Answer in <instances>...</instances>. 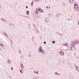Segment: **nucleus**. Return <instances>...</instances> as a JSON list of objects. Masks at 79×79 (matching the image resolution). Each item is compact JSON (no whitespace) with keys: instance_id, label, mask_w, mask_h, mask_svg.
I'll use <instances>...</instances> for the list:
<instances>
[{"instance_id":"obj_1","label":"nucleus","mask_w":79,"mask_h":79,"mask_svg":"<svg viewBox=\"0 0 79 79\" xmlns=\"http://www.w3.org/2000/svg\"><path fill=\"white\" fill-rule=\"evenodd\" d=\"M71 44L72 47H75V44L77 45L79 44V41L78 40H76L75 41H71Z\"/></svg>"},{"instance_id":"obj_2","label":"nucleus","mask_w":79,"mask_h":79,"mask_svg":"<svg viewBox=\"0 0 79 79\" xmlns=\"http://www.w3.org/2000/svg\"><path fill=\"white\" fill-rule=\"evenodd\" d=\"M38 52L39 53H42L43 55H44V54L45 53V52L42 48V46H40L39 47V48L38 49Z\"/></svg>"},{"instance_id":"obj_3","label":"nucleus","mask_w":79,"mask_h":79,"mask_svg":"<svg viewBox=\"0 0 79 79\" xmlns=\"http://www.w3.org/2000/svg\"><path fill=\"white\" fill-rule=\"evenodd\" d=\"M74 7L75 8V10L76 11H78V10L79 9V6L77 5V2H75L74 5Z\"/></svg>"},{"instance_id":"obj_4","label":"nucleus","mask_w":79,"mask_h":79,"mask_svg":"<svg viewBox=\"0 0 79 79\" xmlns=\"http://www.w3.org/2000/svg\"><path fill=\"white\" fill-rule=\"evenodd\" d=\"M1 20L2 21V22H5V23H7V21L5 19H4L3 18H1Z\"/></svg>"},{"instance_id":"obj_5","label":"nucleus","mask_w":79,"mask_h":79,"mask_svg":"<svg viewBox=\"0 0 79 79\" xmlns=\"http://www.w3.org/2000/svg\"><path fill=\"white\" fill-rule=\"evenodd\" d=\"M75 69L77 71H78L79 72V67H77V65H75Z\"/></svg>"},{"instance_id":"obj_6","label":"nucleus","mask_w":79,"mask_h":79,"mask_svg":"<svg viewBox=\"0 0 79 79\" xmlns=\"http://www.w3.org/2000/svg\"><path fill=\"white\" fill-rule=\"evenodd\" d=\"M21 69H22V70H24V65L23 64V63L21 64Z\"/></svg>"},{"instance_id":"obj_7","label":"nucleus","mask_w":79,"mask_h":79,"mask_svg":"<svg viewBox=\"0 0 79 79\" xmlns=\"http://www.w3.org/2000/svg\"><path fill=\"white\" fill-rule=\"evenodd\" d=\"M39 11V10L38 9H36V10L35 11V13L36 14H37Z\"/></svg>"},{"instance_id":"obj_8","label":"nucleus","mask_w":79,"mask_h":79,"mask_svg":"<svg viewBox=\"0 0 79 79\" xmlns=\"http://www.w3.org/2000/svg\"><path fill=\"white\" fill-rule=\"evenodd\" d=\"M39 79V77H37V76L33 77V79Z\"/></svg>"},{"instance_id":"obj_9","label":"nucleus","mask_w":79,"mask_h":79,"mask_svg":"<svg viewBox=\"0 0 79 79\" xmlns=\"http://www.w3.org/2000/svg\"><path fill=\"white\" fill-rule=\"evenodd\" d=\"M60 54L62 56H63V55H64V52H63V51H61L60 52Z\"/></svg>"},{"instance_id":"obj_10","label":"nucleus","mask_w":79,"mask_h":79,"mask_svg":"<svg viewBox=\"0 0 79 79\" xmlns=\"http://www.w3.org/2000/svg\"><path fill=\"white\" fill-rule=\"evenodd\" d=\"M7 63H8V64H11V61H10V60L8 59L7 60Z\"/></svg>"},{"instance_id":"obj_11","label":"nucleus","mask_w":79,"mask_h":79,"mask_svg":"<svg viewBox=\"0 0 79 79\" xmlns=\"http://www.w3.org/2000/svg\"><path fill=\"white\" fill-rule=\"evenodd\" d=\"M74 1L73 0H70L69 1V2L70 3H73V2Z\"/></svg>"},{"instance_id":"obj_12","label":"nucleus","mask_w":79,"mask_h":79,"mask_svg":"<svg viewBox=\"0 0 79 79\" xmlns=\"http://www.w3.org/2000/svg\"><path fill=\"white\" fill-rule=\"evenodd\" d=\"M0 46H1L2 48H4V46L3 45V44H1L0 45Z\"/></svg>"},{"instance_id":"obj_13","label":"nucleus","mask_w":79,"mask_h":79,"mask_svg":"<svg viewBox=\"0 0 79 79\" xmlns=\"http://www.w3.org/2000/svg\"><path fill=\"white\" fill-rule=\"evenodd\" d=\"M63 45H64V46H66L68 45V43H66L65 44H63Z\"/></svg>"},{"instance_id":"obj_14","label":"nucleus","mask_w":79,"mask_h":79,"mask_svg":"<svg viewBox=\"0 0 79 79\" xmlns=\"http://www.w3.org/2000/svg\"><path fill=\"white\" fill-rule=\"evenodd\" d=\"M34 73H35L36 74H39V72H38V71H37V72H36L35 71H34Z\"/></svg>"},{"instance_id":"obj_15","label":"nucleus","mask_w":79,"mask_h":79,"mask_svg":"<svg viewBox=\"0 0 79 79\" xmlns=\"http://www.w3.org/2000/svg\"><path fill=\"white\" fill-rule=\"evenodd\" d=\"M29 11H26L27 15H29Z\"/></svg>"},{"instance_id":"obj_16","label":"nucleus","mask_w":79,"mask_h":79,"mask_svg":"<svg viewBox=\"0 0 79 79\" xmlns=\"http://www.w3.org/2000/svg\"><path fill=\"white\" fill-rule=\"evenodd\" d=\"M39 11H40V12H41L42 13V12H43V11H42V9H39Z\"/></svg>"},{"instance_id":"obj_17","label":"nucleus","mask_w":79,"mask_h":79,"mask_svg":"<svg viewBox=\"0 0 79 79\" xmlns=\"http://www.w3.org/2000/svg\"><path fill=\"white\" fill-rule=\"evenodd\" d=\"M19 53L20 54H21V50H19Z\"/></svg>"},{"instance_id":"obj_18","label":"nucleus","mask_w":79,"mask_h":79,"mask_svg":"<svg viewBox=\"0 0 79 79\" xmlns=\"http://www.w3.org/2000/svg\"><path fill=\"white\" fill-rule=\"evenodd\" d=\"M33 4H34V2L32 1L31 3V6H33Z\"/></svg>"},{"instance_id":"obj_19","label":"nucleus","mask_w":79,"mask_h":79,"mask_svg":"<svg viewBox=\"0 0 79 79\" xmlns=\"http://www.w3.org/2000/svg\"><path fill=\"white\" fill-rule=\"evenodd\" d=\"M5 35L6 37H8V35H7V34H6V35Z\"/></svg>"},{"instance_id":"obj_20","label":"nucleus","mask_w":79,"mask_h":79,"mask_svg":"<svg viewBox=\"0 0 79 79\" xmlns=\"http://www.w3.org/2000/svg\"><path fill=\"white\" fill-rule=\"evenodd\" d=\"M20 71L21 73H23V70H20Z\"/></svg>"},{"instance_id":"obj_21","label":"nucleus","mask_w":79,"mask_h":79,"mask_svg":"<svg viewBox=\"0 0 79 79\" xmlns=\"http://www.w3.org/2000/svg\"><path fill=\"white\" fill-rule=\"evenodd\" d=\"M3 33L4 34V35H5L6 34V33L4 31L3 32Z\"/></svg>"},{"instance_id":"obj_22","label":"nucleus","mask_w":79,"mask_h":79,"mask_svg":"<svg viewBox=\"0 0 79 79\" xmlns=\"http://www.w3.org/2000/svg\"><path fill=\"white\" fill-rule=\"evenodd\" d=\"M71 46H70V49H71V48H72V47H73V46L72 45V44L71 45Z\"/></svg>"},{"instance_id":"obj_23","label":"nucleus","mask_w":79,"mask_h":79,"mask_svg":"<svg viewBox=\"0 0 79 79\" xmlns=\"http://www.w3.org/2000/svg\"><path fill=\"white\" fill-rule=\"evenodd\" d=\"M52 43H53V44H55V41H52Z\"/></svg>"},{"instance_id":"obj_24","label":"nucleus","mask_w":79,"mask_h":79,"mask_svg":"<svg viewBox=\"0 0 79 79\" xmlns=\"http://www.w3.org/2000/svg\"><path fill=\"white\" fill-rule=\"evenodd\" d=\"M44 44H47V42H46V41H44Z\"/></svg>"},{"instance_id":"obj_25","label":"nucleus","mask_w":79,"mask_h":79,"mask_svg":"<svg viewBox=\"0 0 79 79\" xmlns=\"http://www.w3.org/2000/svg\"><path fill=\"white\" fill-rule=\"evenodd\" d=\"M26 8H28V6H26Z\"/></svg>"},{"instance_id":"obj_26","label":"nucleus","mask_w":79,"mask_h":79,"mask_svg":"<svg viewBox=\"0 0 79 79\" xmlns=\"http://www.w3.org/2000/svg\"><path fill=\"white\" fill-rule=\"evenodd\" d=\"M58 74V73L57 72H56L55 73V74Z\"/></svg>"},{"instance_id":"obj_27","label":"nucleus","mask_w":79,"mask_h":79,"mask_svg":"<svg viewBox=\"0 0 79 79\" xmlns=\"http://www.w3.org/2000/svg\"><path fill=\"white\" fill-rule=\"evenodd\" d=\"M60 75V74L58 73V74L57 75V76H58V75L59 76V75Z\"/></svg>"},{"instance_id":"obj_28","label":"nucleus","mask_w":79,"mask_h":79,"mask_svg":"<svg viewBox=\"0 0 79 79\" xmlns=\"http://www.w3.org/2000/svg\"><path fill=\"white\" fill-rule=\"evenodd\" d=\"M31 56V54H29L28 55V56L30 57Z\"/></svg>"},{"instance_id":"obj_29","label":"nucleus","mask_w":79,"mask_h":79,"mask_svg":"<svg viewBox=\"0 0 79 79\" xmlns=\"http://www.w3.org/2000/svg\"><path fill=\"white\" fill-rule=\"evenodd\" d=\"M35 1H36L37 2H38V1H39V0H35Z\"/></svg>"},{"instance_id":"obj_30","label":"nucleus","mask_w":79,"mask_h":79,"mask_svg":"<svg viewBox=\"0 0 79 79\" xmlns=\"http://www.w3.org/2000/svg\"><path fill=\"white\" fill-rule=\"evenodd\" d=\"M11 69L12 70H13V68L12 67H11Z\"/></svg>"},{"instance_id":"obj_31","label":"nucleus","mask_w":79,"mask_h":79,"mask_svg":"<svg viewBox=\"0 0 79 79\" xmlns=\"http://www.w3.org/2000/svg\"><path fill=\"white\" fill-rule=\"evenodd\" d=\"M46 8H47V9H48V6H47L46 7Z\"/></svg>"},{"instance_id":"obj_32","label":"nucleus","mask_w":79,"mask_h":79,"mask_svg":"<svg viewBox=\"0 0 79 79\" xmlns=\"http://www.w3.org/2000/svg\"><path fill=\"white\" fill-rule=\"evenodd\" d=\"M48 8H49V9H50V7H49Z\"/></svg>"},{"instance_id":"obj_33","label":"nucleus","mask_w":79,"mask_h":79,"mask_svg":"<svg viewBox=\"0 0 79 79\" xmlns=\"http://www.w3.org/2000/svg\"><path fill=\"white\" fill-rule=\"evenodd\" d=\"M1 44H2V43H0V45H1Z\"/></svg>"},{"instance_id":"obj_34","label":"nucleus","mask_w":79,"mask_h":79,"mask_svg":"<svg viewBox=\"0 0 79 79\" xmlns=\"http://www.w3.org/2000/svg\"><path fill=\"white\" fill-rule=\"evenodd\" d=\"M2 50V49H0V50Z\"/></svg>"},{"instance_id":"obj_35","label":"nucleus","mask_w":79,"mask_h":79,"mask_svg":"<svg viewBox=\"0 0 79 79\" xmlns=\"http://www.w3.org/2000/svg\"><path fill=\"white\" fill-rule=\"evenodd\" d=\"M66 50H68V49H66Z\"/></svg>"},{"instance_id":"obj_36","label":"nucleus","mask_w":79,"mask_h":79,"mask_svg":"<svg viewBox=\"0 0 79 79\" xmlns=\"http://www.w3.org/2000/svg\"><path fill=\"white\" fill-rule=\"evenodd\" d=\"M46 22H47V21H46Z\"/></svg>"},{"instance_id":"obj_37","label":"nucleus","mask_w":79,"mask_h":79,"mask_svg":"<svg viewBox=\"0 0 79 79\" xmlns=\"http://www.w3.org/2000/svg\"><path fill=\"white\" fill-rule=\"evenodd\" d=\"M37 32H38V30H37Z\"/></svg>"}]
</instances>
